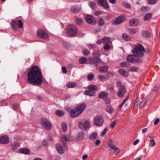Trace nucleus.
Segmentation results:
<instances>
[{
	"label": "nucleus",
	"instance_id": "nucleus-45",
	"mask_svg": "<svg viewBox=\"0 0 160 160\" xmlns=\"http://www.w3.org/2000/svg\"><path fill=\"white\" fill-rule=\"evenodd\" d=\"M75 22L77 24L79 25H81L82 23V20L79 18H77L75 20Z\"/></svg>",
	"mask_w": 160,
	"mask_h": 160
},
{
	"label": "nucleus",
	"instance_id": "nucleus-6",
	"mask_svg": "<svg viewBox=\"0 0 160 160\" xmlns=\"http://www.w3.org/2000/svg\"><path fill=\"white\" fill-rule=\"evenodd\" d=\"M41 123L42 127L47 130H50L52 128L51 123L47 119H42L41 120Z\"/></svg>",
	"mask_w": 160,
	"mask_h": 160
},
{
	"label": "nucleus",
	"instance_id": "nucleus-5",
	"mask_svg": "<svg viewBox=\"0 0 160 160\" xmlns=\"http://www.w3.org/2000/svg\"><path fill=\"white\" fill-rule=\"evenodd\" d=\"M126 60L129 63H135L137 62L138 63H141L142 60L139 58H137L133 54H129L126 57Z\"/></svg>",
	"mask_w": 160,
	"mask_h": 160
},
{
	"label": "nucleus",
	"instance_id": "nucleus-32",
	"mask_svg": "<svg viewBox=\"0 0 160 160\" xmlns=\"http://www.w3.org/2000/svg\"><path fill=\"white\" fill-rule=\"evenodd\" d=\"M90 126V122L88 121H86L84 124V129L87 130L88 129Z\"/></svg>",
	"mask_w": 160,
	"mask_h": 160
},
{
	"label": "nucleus",
	"instance_id": "nucleus-11",
	"mask_svg": "<svg viewBox=\"0 0 160 160\" xmlns=\"http://www.w3.org/2000/svg\"><path fill=\"white\" fill-rule=\"evenodd\" d=\"M125 20V17L124 16H120L116 18L113 22L112 24L115 25L119 24L122 23Z\"/></svg>",
	"mask_w": 160,
	"mask_h": 160
},
{
	"label": "nucleus",
	"instance_id": "nucleus-18",
	"mask_svg": "<svg viewBox=\"0 0 160 160\" xmlns=\"http://www.w3.org/2000/svg\"><path fill=\"white\" fill-rule=\"evenodd\" d=\"M101 5L105 8L107 9L109 7L108 2L107 0H99Z\"/></svg>",
	"mask_w": 160,
	"mask_h": 160
},
{
	"label": "nucleus",
	"instance_id": "nucleus-16",
	"mask_svg": "<svg viewBox=\"0 0 160 160\" xmlns=\"http://www.w3.org/2000/svg\"><path fill=\"white\" fill-rule=\"evenodd\" d=\"M109 93L108 92L102 91L100 92L98 94V98L100 99H104L108 95Z\"/></svg>",
	"mask_w": 160,
	"mask_h": 160
},
{
	"label": "nucleus",
	"instance_id": "nucleus-9",
	"mask_svg": "<svg viewBox=\"0 0 160 160\" xmlns=\"http://www.w3.org/2000/svg\"><path fill=\"white\" fill-rule=\"evenodd\" d=\"M88 64L93 65L94 67L97 66L98 63L101 62V59L98 58H93L92 57H89L88 58Z\"/></svg>",
	"mask_w": 160,
	"mask_h": 160
},
{
	"label": "nucleus",
	"instance_id": "nucleus-21",
	"mask_svg": "<svg viewBox=\"0 0 160 160\" xmlns=\"http://www.w3.org/2000/svg\"><path fill=\"white\" fill-rule=\"evenodd\" d=\"M108 67L107 66H103L100 67L99 69V71L100 72H105L108 69Z\"/></svg>",
	"mask_w": 160,
	"mask_h": 160
},
{
	"label": "nucleus",
	"instance_id": "nucleus-55",
	"mask_svg": "<svg viewBox=\"0 0 160 160\" xmlns=\"http://www.w3.org/2000/svg\"><path fill=\"white\" fill-rule=\"evenodd\" d=\"M113 150H114V153L115 155L118 154L120 152V149L119 148H117L116 147V148Z\"/></svg>",
	"mask_w": 160,
	"mask_h": 160
},
{
	"label": "nucleus",
	"instance_id": "nucleus-30",
	"mask_svg": "<svg viewBox=\"0 0 160 160\" xmlns=\"http://www.w3.org/2000/svg\"><path fill=\"white\" fill-rule=\"evenodd\" d=\"M77 84L74 82H69L66 85V86L69 88H73L76 87Z\"/></svg>",
	"mask_w": 160,
	"mask_h": 160
},
{
	"label": "nucleus",
	"instance_id": "nucleus-19",
	"mask_svg": "<svg viewBox=\"0 0 160 160\" xmlns=\"http://www.w3.org/2000/svg\"><path fill=\"white\" fill-rule=\"evenodd\" d=\"M102 43L107 44L111 43L112 42L110 38L108 37H105L102 38Z\"/></svg>",
	"mask_w": 160,
	"mask_h": 160
},
{
	"label": "nucleus",
	"instance_id": "nucleus-23",
	"mask_svg": "<svg viewBox=\"0 0 160 160\" xmlns=\"http://www.w3.org/2000/svg\"><path fill=\"white\" fill-rule=\"evenodd\" d=\"M19 152L20 153L27 154L30 153V151L29 150L28 148H23L20 149Z\"/></svg>",
	"mask_w": 160,
	"mask_h": 160
},
{
	"label": "nucleus",
	"instance_id": "nucleus-47",
	"mask_svg": "<svg viewBox=\"0 0 160 160\" xmlns=\"http://www.w3.org/2000/svg\"><path fill=\"white\" fill-rule=\"evenodd\" d=\"M158 0H148V3L150 5L154 4L157 3Z\"/></svg>",
	"mask_w": 160,
	"mask_h": 160
},
{
	"label": "nucleus",
	"instance_id": "nucleus-52",
	"mask_svg": "<svg viewBox=\"0 0 160 160\" xmlns=\"http://www.w3.org/2000/svg\"><path fill=\"white\" fill-rule=\"evenodd\" d=\"M18 26L20 28H22L23 27V22L22 20H18Z\"/></svg>",
	"mask_w": 160,
	"mask_h": 160
},
{
	"label": "nucleus",
	"instance_id": "nucleus-7",
	"mask_svg": "<svg viewBox=\"0 0 160 160\" xmlns=\"http://www.w3.org/2000/svg\"><path fill=\"white\" fill-rule=\"evenodd\" d=\"M77 32V29L75 26L70 25L67 28V33L70 36H72L76 33Z\"/></svg>",
	"mask_w": 160,
	"mask_h": 160
},
{
	"label": "nucleus",
	"instance_id": "nucleus-12",
	"mask_svg": "<svg viewBox=\"0 0 160 160\" xmlns=\"http://www.w3.org/2000/svg\"><path fill=\"white\" fill-rule=\"evenodd\" d=\"M9 142V137L7 135H4L0 137V143L7 144Z\"/></svg>",
	"mask_w": 160,
	"mask_h": 160
},
{
	"label": "nucleus",
	"instance_id": "nucleus-26",
	"mask_svg": "<svg viewBox=\"0 0 160 160\" xmlns=\"http://www.w3.org/2000/svg\"><path fill=\"white\" fill-rule=\"evenodd\" d=\"M152 15V14L151 13H147L143 17L144 20L145 21H146L149 20L151 18Z\"/></svg>",
	"mask_w": 160,
	"mask_h": 160
},
{
	"label": "nucleus",
	"instance_id": "nucleus-17",
	"mask_svg": "<svg viewBox=\"0 0 160 160\" xmlns=\"http://www.w3.org/2000/svg\"><path fill=\"white\" fill-rule=\"evenodd\" d=\"M56 147L59 153L62 154L64 153V151L63 149V148L60 143H57L56 144Z\"/></svg>",
	"mask_w": 160,
	"mask_h": 160
},
{
	"label": "nucleus",
	"instance_id": "nucleus-25",
	"mask_svg": "<svg viewBox=\"0 0 160 160\" xmlns=\"http://www.w3.org/2000/svg\"><path fill=\"white\" fill-rule=\"evenodd\" d=\"M84 92L85 95H89L91 96H94L96 94L95 92L89 90H86Z\"/></svg>",
	"mask_w": 160,
	"mask_h": 160
},
{
	"label": "nucleus",
	"instance_id": "nucleus-53",
	"mask_svg": "<svg viewBox=\"0 0 160 160\" xmlns=\"http://www.w3.org/2000/svg\"><path fill=\"white\" fill-rule=\"evenodd\" d=\"M98 78L102 81H103L106 80V77L102 75L98 76Z\"/></svg>",
	"mask_w": 160,
	"mask_h": 160
},
{
	"label": "nucleus",
	"instance_id": "nucleus-41",
	"mask_svg": "<svg viewBox=\"0 0 160 160\" xmlns=\"http://www.w3.org/2000/svg\"><path fill=\"white\" fill-rule=\"evenodd\" d=\"M12 149L13 150H16L18 147V144L17 142H15L13 144L11 145Z\"/></svg>",
	"mask_w": 160,
	"mask_h": 160
},
{
	"label": "nucleus",
	"instance_id": "nucleus-51",
	"mask_svg": "<svg viewBox=\"0 0 160 160\" xmlns=\"http://www.w3.org/2000/svg\"><path fill=\"white\" fill-rule=\"evenodd\" d=\"M129 33L131 34H135L136 32L134 29H128Z\"/></svg>",
	"mask_w": 160,
	"mask_h": 160
},
{
	"label": "nucleus",
	"instance_id": "nucleus-8",
	"mask_svg": "<svg viewBox=\"0 0 160 160\" xmlns=\"http://www.w3.org/2000/svg\"><path fill=\"white\" fill-rule=\"evenodd\" d=\"M94 123L95 125L98 127L101 126L103 124L104 120L103 118L100 116H96L94 120Z\"/></svg>",
	"mask_w": 160,
	"mask_h": 160
},
{
	"label": "nucleus",
	"instance_id": "nucleus-2",
	"mask_svg": "<svg viewBox=\"0 0 160 160\" xmlns=\"http://www.w3.org/2000/svg\"><path fill=\"white\" fill-rule=\"evenodd\" d=\"M86 107L84 103L80 104L72 109L70 112V115L72 118H75L79 116L85 109Z\"/></svg>",
	"mask_w": 160,
	"mask_h": 160
},
{
	"label": "nucleus",
	"instance_id": "nucleus-37",
	"mask_svg": "<svg viewBox=\"0 0 160 160\" xmlns=\"http://www.w3.org/2000/svg\"><path fill=\"white\" fill-rule=\"evenodd\" d=\"M61 140L63 144L64 143L69 140V138L67 137L66 136L64 135L61 137Z\"/></svg>",
	"mask_w": 160,
	"mask_h": 160
},
{
	"label": "nucleus",
	"instance_id": "nucleus-62",
	"mask_svg": "<svg viewBox=\"0 0 160 160\" xmlns=\"http://www.w3.org/2000/svg\"><path fill=\"white\" fill-rule=\"evenodd\" d=\"M94 46V44H88L87 46L90 49H92Z\"/></svg>",
	"mask_w": 160,
	"mask_h": 160
},
{
	"label": "nucleus",
	"instance_id": "nucleus-57",
	"mask_svg": "<svg viewBox=\"0 0 160 160\" xmlns=\"http://www.w3.org/2000/svg\"><path fill=\"white\" fill-rule=\"evenodd\" d=\"M150 145L152 147L154 146L156 142L154 139H151L150 140Z\"/></svg>",
	"mask_w": 160,
	"mask_h": 160
},
{
	"label": "nucleus",
	"instance_id": "nucleus-34",
	"mask_svg": "<svg viewBox=\"0 0 160 160\" xmlns=\"http://www.w3.org/2000/svg\"><path fill=\"white\" fill-rule=\"evenodd\" d=\"M98 24L99 26H102L105 24V21L102 18L100 17L99 18Z\"/></svg>",
	"mask_w": 160,
	"mask_h": 160
},
{
	"label": "nucleus",
	"instance_id": "nucleus-38",
	"mask_svg": "<svg viewBox=\"0 0 160 160\" xmlns=\"http://www.w3.org/2000/svg\"><path fill=\"white\" fill-rule=\"evenodd\" d=\"M77 137L79 140H82L84 138V135L83 132H80L78 133Z\"/></svg>",
	"mask_w": 160,
	"mask_h": 160
},
{
	"label": "nucleus",
	"instance_id": "nucleus-1",
	"mask_svg": "<svg viewBox=\"0 0 160 160\" xmlns=\"http://www.w3.org/2000/svg\"><path fill=\"white\" fill-rule=\"evenodd\" d=\"M28 82L34 85L40 86L43 82L42 75L41 71L36 66H33L27 73Z\"/></svg>",
	"mask_w": 160,
	"mask_h": 160
},
{
	"label": "nucleus",
	"instance_id": "nucleus-15",
	"mask_svg": "<svg viewBox=\"0 0 160 160\" xmlns=\"http://www.w3.org/2000/svg\"><path fill=\"white\" fill-rule=\"evenodd\" d=\"M86 20L87 22L89 24H94L95 23L93 17L91 16L87 15L86 17Z\"/></svg>",
	"mask_w": 160,
	"mask_h": 160
},
{
	"label": "nucleus",
	"instance_id": "nucleus-29",
	"mask_svg": "<svg viewBox=\"0 0 160 160\" xmlns=\"http://www.w3.org/2000/svg\"><path fill=\"white\" fill-rule=\"evenodd\" d=\"M141 34L142 36L144 37L148 38L150 36V33L147 31H142Z\"/></svg>",
	"mask_w": 160,
	"mask_h": 160
},
{
	"label": "nucleus",
	"instance_id": "nucleus-61",
	"mask_svg": "<svg viewBox=\"0 0 160 160\" xmlns=\"http://www.w3.org/2000/svg\"><path fill=\"white\" fill-rule=\"evenodd\" d=\"M127 63L126 62H122L120 63V65L122 67H124L127 66Z\"/></svg>",
	"mask_w": 160,
	"mask_h": 160
},
{
	"label": "nucleus",
	"instance_id": "nucleus-14",
	"mask_svg": "<svg viewBox=\"0 0 160 160\" xmlns=\"http://www.w3.org/2000/svg\"><path fill=\"white\" fill-rule=\"evenodd\" d=\"M139 22L138 20L136 19H133L130 20L129 24L131 26L136 27L138 25Z\"/></svg>",
	"mask_w": 160,
	"mask_h": 160
},
{
	"label": "nucleus",
	"instance_id": "nucleus-56",
	"mask_svg": "<svg viewBox=\"0 0 160 160\" xmlns=\"http://www.w3.org/2000/svg\"><path fill=\"white\" fill-rule=\"evenodd\" d=\"M146 103V102L145 100H143L140 104V107L141 108H143Z\"/></svg>",
	"mask_w": 160,
	"mask_h": 160
},
{
	"label": "nucleus",
	"instance_id": "nucleus-49",
	"mask_svg": "<svg viewBox=\"0 0 160 160\" xmlns=\"http://www.w3.org/2000/svg\"><path fill=\"white\" fill-rule=\"evenodd\" d=\"M90 52V51L87 49H84L83 51V53L85 55H88Z\"/></svg>",
	"mask_w": 160,
	"mask_h": 160
},
{
	"label": "nucleus",
	"instance_id": "nucleus-42",
	"mask_svg": "<svg viewBox=\"0 0 160 160\" xmlns=\"http://www.w3.org/2000/svg\"><path fill=\"white\" fill-rule=\"evenodd\" d=\"M62 128L64 132H66L67 130V124L65 122H63L62 124Z\"/></svg>",
	"mask_w": 160,
	"mask_h": 160
},
{
	"label": "nucleus",
	"instance_id": "nucleus-44",
	"mask_svg": "<svg viewBox=\"0 0 160 160\" xmlns=\"http://www.w3.org/2000/svg\"><path fill=\"white\" fill-rule=\"evenodd\" d=\"M123 6L125 8H131L130 5L127 2H124L122 3Z\"/></svg>",
	"mask_w": 160,
	"mask_h": 160
},
{
	"label": "nucleus",
	"instance_id": "nucleus-59",
	"mask_svg": "<svg viewBox=\"0 0 160 160\" xmlns=\"http://www.w3.org/2000/svg\"><path fill=\"white\" fill-rule=\"evenodd\" d=\"M78 126L81 129H84V124L82 122H78Z\"/></svg>",
	"mask_w": 160,
	"mask_h": 160
},
{
	"label": "nucleus",
	"instance_id": "nucleus-4",
	"mask_svg": "<svg viewBox=\"0 0 160 160\" xmlns=\"http://www.w3.org/2000/svg\"><path fill=\"white\" fill-rule=\"evenodd\" d=\"M117 87L118 91V96L119 97H122L124 95L126 92V89L123 85H122L121 82L118 81L117 82Z\"/></svg>",
	"mask_w": 160,
	"mask_h": 160
},
{
	"label": "nucleus",
	"instance_id": "nucleus-36",
	"mask_svg": "<svg viewBox=\"0 0 160 160\" xmlns=\"http://www.w3.org/2000/svg\"><path fill=\"white\" fill-rule=\"evenodd\" d=\"M92 55L94 58H98V57L100 56L99 51L97 50H94L92 53Z\"/></svg>",
	"mask_w": 160,
	"mask_h": 160
},
{
	"label": "nucleus",
	"instance_id": "nucleus-31",
	"mask_svg": "<svg viewBox=\"0 0 160 160\" xmlns=\"http://www.w3.org/2000/svg\"><path fill=\"white\" fill-rule=\"evenodd\" d=\"M89 5L90 7L93 10H95L96 8V5L95 3L93 1H90L89 3Z\"/></svg>",
	"mask_w": 160,
	"mask_h": 160
},
{
	"label": "nucleus",
	"instance_id": "nucleus-60",
	"mask_svg": "<svg viewBox=\"0 0 160 160\" xmlns=\"http://www.w3.org/2000/svg\"><path fill=\"white\" fill-rule=\"evenodd\" d=\"M117 122L116 120H113L112 122L110 127L111 128H113L115 126V125L116 123Z\"/></svg>",
	"mask_w": 160,
	"mask_h": 160
},
{
	"label": "nucleus",
	"instance_id": "nucleus-64",
	"mask_svg": "<svg viewBox=\"0 0 160 160\" xmlns=\"http://www.w3.org/2000/svg\"><path fill=\"white\" fill-rule=\"evenodd\" d=\"M18 107V105L17 104H14L12 107V109L14 110L16 109Z\"/></svg>",
	"mask_w": 160,
	"mask_h": 160
},
{
	"label": "nucleus",
	"instance_id": "nucleus-40",
	"mask_svg": "<svg viewBox=\"0 0 160 160\" xmlns=\"http://www.w3.org/2000/svg\"><path fill=\"white\" fill-rule=\"evenodd\" d=\"M138 70V68L132 66L129 67L128 69L129 72H137Z\"/></svg>",
	"mask_w": 160,
	"mask_h": 160
},
{
	"label": "nucleus",
	"instance_id": "nucleus-28",
	"mask_svg": "<svg viewBox=\"0 0 160 160\" xmlns=\"http://www.w3.org/2000/svg\"><path fill=\"white\" fill-rule=\"evenodd\" d=\"M106 109L107 112L110 114L112 113L114 111V109L110 106H108Z\"/></svg>",
	"mask_w": 160,
	"mask_h": 160
},
{
	"label": "nucleus",
	"instance_id": "nucleus-10",
	"mask_svg": "<svg viewBox=\"0 0 160 160\" xmlns=\"http://www.w3.org/2000/svg\"><path fill=\"white\" fill-rule=\"evenodd\" d=\"M37 36L41 38L47 39L48 38V34L44 31L42 29L38 30L37 32Z\"/></svg>",
	"mask_w": 160,
	"mask_h": 160
},
{
	"label": "nucleus",
	"instance_id": "nucleus-27",
	"mask_svg": "<svg viewBox=\"0 0 160 160\" xmlns=\"http://www.w3.org/2000/svg\"><path fill=\"white\" fill-rule=\"evenodd\" d=\"M98 136L97 132H94L92 133L89 136V138L91 140L95 139Z\"/></svg>",
	"mask_w": 160,
	"mask_h": 160
},
{
	"label": "nucleus",
	"instance_id": "nucleus-3",
	"mask_svg": "<svg viewBox=\"0 0 160 160\" xmlns=\"http://www.w3.org/2000/svg\"><path fill=\"white\" fill-rule=\"evenodd\" d=\"M145 50L141 44H137L134 47L132 50V53L137 58H142L144 56L143 52Z\"/></svg>",
	"mask_w": 160,
	"mask_h": 160
},
{
	"label": "nucleus",
	"instance_id": "nucleus-39",
	"mask_svg": "<svg viewBox=\"0 0 160 160\" xmlns=\"http://www.w3.org/2000/svg\"><path fill=\"white\" fill-rule=\"evenodd\" d=\"M87 61V59L85 57H82L79 60V62L81 64H84L86 63Z\"/></svg>",
	"mask_w": 160,
	"mask_h": 160
},
{
	"label": "nucleus",
	"instance_id": "nucleus-24",
	"mask_svg": "<svg viewBox=\"0 0 160 160\" xmlns=\"http://www.w3.org/2000/svg\"><path fill=\"white\" fill-rule=\"evenodd\" d=\"M88 89L92 91H97L98 89V87L96 85H90L88 86Z\"/></svg>",
	"mask_w": 160,
	"mask_h": 160
},
{
	"label": "nucleus",
	"instance_id": "nucleus-54",
	"mask_svg": "<svg viewBox=\"0 0 160 160\" xmlns=\"http://www.w3.org/2000/svg\"><path fill=\"white\" fill-rule=\"evenodd\" d=\"M105 45L104 46V49L105 50L107 51L110 49L111 46L108 44H105Z\"/></svg>",
	"mask_w": 160,
	"mask_h": 160
},
{
	"label": "nucleus",
	"instance_id": "nucleus-33",
	"mask_svg": "<svg viewBox=\"0 0 160 160\" xmlns=\"http://www.w3.org/2000/svg\"><path fill=\"white\" fill-rule=\"evenodd\" d=\"M122 36V38L125 40L129 41L132 39V38L126 33L123 34Z\"/></svg>",
	"mask_w": 160,
	"mask_h": 160
},
{
	"label": "nucleus",
	"instance_id": "nucleus-58",
	"mask_svg": "<svg viewBox=\"0 0 160 160\" xmlns=\"http://www.w3.org/2000/svg\"><path fill=\"white\" fill-rule=\"evenodd\" d=\"M107 132V129L106 128H105L101 132V136H103L106 134Z\"/></svg>",
	"mask_w": 160,
	"mask_h": 160
},
{
	"label": "nucleus",
	"instance_id": "nucleus-22",
	"mask_svg": "<svg viewBox=\"0 0 160 160\" xmlns=\"http://www.w3.org/2000/svg\"><path fill=\"white\" fill-rule=\"evenodd\" d=\"M107 144L112 150H114L116 148V146L114 145L113 141L112 139L109 140V141L107 142Z\"/></svg>",
	"mask_w": 160,
	"mask_h": 160
},
{
	"label": "nucleus",
	"instance_id": "nucleus-46",
	"mask_svg": "<svg viewBox=\"0 0 160 160\" xmlns=\"http://www.w3.org/2000/svg\"><path fill=\"white\" fill-rule=\"evenodd\" d=\"M94 76L93 74H89L87 76V79L89 81H91L94 78Z\"/></svg>",
	"mask_w": 160,
	"mask_h": 160
},
{
	"label": "nucleus",
	"instance_id": "nucleus-20",
	"mask_svg": "<svg viewBox=\"0 0 160 160\" xmlns=\"http://www.w3.org/2000/svg\"><path fill=\"white\" fill-rule=\"evenodd\" d=\"M119 73L122 76L125 77H128L129 74L125 70L122 68H121L119 70Z\"/></svg>",
	"mask_w": 160,
	"mask_h": 160
},
{
	"label": "nucleus",
	"instance_id": "nucleus-48",
	"mask_svg": "<svg viewBox=\"0 0 160 160\" xmlns=\"http://www.w3.org/2000/svg\"><path fill=\"white\" fill-rule=\"evenodd\" d=\"M140 10L142 12H147L148 10V8L146 6H142L140 8Z\"/></svg>",
	"mask_w": 160,
	"mask_h": 160
},
{
	"label": "nucleus",
	"instance_id": "nucleus-43",
	"mask_svg": "<svg viewBox=\"0 0 160 160\" xmlns=\"http://www.w3.org/2000/svg\"><path fill=\"white\" fill-rule=\"evenodd\" d=\"M12 26L14 30H17L18 28L17 23L16 22L13 21H12Z\"/></svg>",
	"mask_w": 160,
	"mask_h": 160
},
{
	"label": "nucleus",
	"instance_id": "nucleus-35",
	"mask_svg": "<svg viewBox=\"0 0 160 160\" xmlns=\"http://www.w3.org/2000/svg\"><path fill=\"white\" fill-rule=\"evenodd\" d=\"M55 114L59 117H61L64 115V112L61 110H57L55 112Z\"/></svg>",
	"mask_w": 160,
	"mask_h": 160
},
{
	"label": "nucleus",
	"instance_id": "nucleus-50",
	"mask_svg": "<svg viewBox=\"0 0 160 160\" xmlns=\"http://www.w3.org/2000/svg\"><path fill=\"white\" fill-rule=\"evenodd\" d=\"M104 100L105 103L107 104H109L111 103L110 98L107 97L104 98Z\"/></svg>",
	"mask_w": 160,
	"mask_h": 160
},
{
	"label": "nucleus",
	"instance_id": "nucleus-13",
	"mask_svg": "<svg viewBox=\"0 0 160 160\" xmlns=\"http://www.w3.org/2000/svg\"><path fill=\"white\" fill-rule=\"evenodd\" d=\"M81 9V8L77 5H73L71 7V11L73 13L78 12L80 11Z\"/></svg>",
	"mask_w": 160,
	"mask_h": 160
},
{
	"label": "nucleus",
	"instance_id": "nucleus-63",
	"mask_svg": "<svg viewBox=\"0 0 160 160\" xmlns=\"http://www.w3.org/2000/svg\"><path fill=\"white\" fill-rule=\"evenodd\" d=\"M100 142H101V141L100 140H99V139L97 140L95 142V145L96 146H98L100 145Z\"/></svg>",
	"mask_w": 160,
	"mask_h": 160
}]
</instances>
